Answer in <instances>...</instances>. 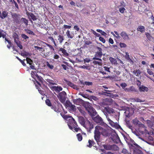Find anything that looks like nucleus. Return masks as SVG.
Listing matches in <instances>:
<instances>
[{
    "instance_id": "774afa93",
    "label": "nucleus",
    "mask_w": 154,
    "mask_h": 154,
    "mask_svg": "<svg viewBox=\"0 0 154 154\" xmlns=\"http://www.w3.org/2000/svg\"><path fill=\"white\" fill-rule=\"evenodd\" d=\"M90 61V60L89 58H85L84 60V61L85 62H89Z\"/></svg>"
},
{
    "instance_id": "79ce46f5",
    "label": "nucleus",
    "mask_w": 154,
    "mask_h": 154,
    "mask_svg": "<svg viewBox=\"0 0 154 154\" xmlns=\"http://www.w3.org/2000/svg\"><path fill=\"white\" fill-rule=\"evenodd\" d=\"M35 76L36 78L40 82H42L43 81V79L41 77L39 76L37 74H36L35 75Z\"/></svg>"
},
{
    "instance_id": "f704fd0d",
    "label": "nucleus",
    "mask_w": 154,
    "mask_h": 154,
    "mask_svg": "<svg viewBox=\"0 0 154 154\" xmlns=\"http://www.w3.org/2000/svg\"><path fill=\"white\" fill-rule=\"evenodd\" d=\"M21 37L24 40H25V41H26L27 39L29 38V37L27 36L24 34H22L21 35Z\"/></svg>"
},
{
    "instance_id": "20e7f679",
    "label": "nucleus",
    "mask_w": 154,
    "mask_h": 154,
    "mask_svg": "<svg viewBox=\"0 0 154 154\" xmlns=\"http://www.w3.org/2000/svg\"><path fill=\"white\" fill-rule=\"evenodd\" d=\"M50 38L52 41H53V42L54 44L55 48L59 52L61 53L62 55L64 57H67L69 56V54L66 51L64 48H65V47L63 46V48H58L53 38L52 37H50Z\"/></svg>"
},
{
    "instance_id": "5701e85b",
    "label": "nucleus",
    "mask_w": 154,
    "mask_h": 154,
    "mask_svg": "<svg viewBox=\"0 0 154 154\" xmlns=\"http://www.w3.org/2000/svg\"><path fill=\"white\" fill-rule=\"evenodd\" d=\"M109 60L112 64L115 65H116L117 64V61L116 59L114 58L110 57L109 58Z\"/></svg>"
},
{
    "instance_id": "f03ea898",
    "label": "nucleus",
    "mask_w": 154,
    "mask_h": 154,
    "mask_svg": "<svg viewBox=\"0 0 154 154\" xmlns=\"http://www.w3.org/2000/svg\"><path fill=\"white\" fill-rule=\"evenodd\" d=\"M68 125L69 128L74 132H78L79 131H81L82 134H84L86 136V134L83 132L78 127L77 123L73 118H72L71 119H69L68 123Z\"/></svg>"
},
{
    "instance_id": "412c9836",
    "label": "nucleus",
    "mask_w": 154,
    "mask_h": 154,
    "mask_svg": "<svg viewBox=\"0 0 154 154\" xmlns=\"http://www.w3.org/2000/svg\"><path fill=\"white\" fill-rule=\"evenodd\" d=\"M27 14V16L28 17H30L33 21H35L37 19L36 17L31 12H28Z\"/></svg>"
},
{
    "instance_id": "f257e3e1",
    "label": "nucleus",
    "mask_w": 154,
    "mask_h": 154,
    "mask_svg": "<svg viewBox=\"0 0 154 154\" xmlns=\"http://www.w3.org/2000/svg\"><path fill=\"white\" fill-rule=\"evenodd\" d=\"M11 16L14 23L16 25H22L24 23L26 26L28 25V20L23 17L21 18V16L20 14L12 13Z\"/></svg>"
},
{
    "instance_id": "7c9ffc66",
    "label": "nucleus",
    "mask_w": 154,
    "mask_h": 154,
    "mask_svg": "<svg viewBox=\"0 0 154 154\" xmlns=\"http://www.w3.org/2000/svg\"><path fill=\"white\" fill-rule=\"evenodd\" d=\"M148 90V88L147 87L143 86L140 87L139 88V90L140 91H147Z\"/></svg>"
},
{
    "instance_id": "ddd939ff",
    "label": "nucleus",
    "mask_w": 154,
    "mask_h": 154,
    "mask_svg": "<svg viewBox=\"0 0 154 154\" xmlns=\"http://www.w3.org/2000/svg\"><path fill=\"white\" fill-rule=\"evenodd\" d=\"M96 48L97 49V51L95 53V56L101 58L103 54L102 48L99 47H97Z\"/></svg>"
},
{
    "instance_id": "864d4df0",
    "label": "nucleus",
    "mask_w": 154,
    "mask_h": 154,
    "mask_svg": "<svg viewBox=\"0 0 154 154\" xmlns=\"http://www.w3.org/2000/svg\"><path fill=\"white\" fill-rule=\"evenodd\" d=\"M99 40L103 43H105V39L103 37H99Z\"/></svg>"
},
{
    "instance_id": "69168bd1",
    "label": "nucleus",
    "mask_w": 154,
    "mask_h": 154,
    "mask_svg": "<svg viewBox=\"0 0 154 154\" xmlns=\"http://www.w3.org/2000/svg\"><path fill=\"white\" fill-rule=\"evenodd\" d=\"M126 55H125V58L127 60L129 59L130 58L129 57V53L128 52H126Z\"/></svg>"
},
{
    "instance_id": "9d476101",
    "label": "nucleus",
    "mask_w": 154,
    "mask_h": 154,
    "mask_svg": "<svg viewBox=\"0 0 154 154\" xmlns=\"http://www.w3.org/2000/svg\"><path fill=\"white\" fill-rule=\"evenodd\" d=\"M57 105L58 107H57L55 106H52L51 108L53 109L55 112H57V113L60 112H61V110L59 108H61L63 109L64 110V109H63L62 105L60 104V103L59 102V101L57 102Z\"/></svg>"
},
{
    "instance_id": "c756f323",
    "label": "nucleus",
    "mask_w": 154,
    "mask_h": 154,
    "mask_svg": "<svg viewBox=\"0 0 154 154\" xmlns=\"http://www.w3.org/2000/svg\"><path fill=\"white\" fill-rule=\"evenodd\" d=\"M133 73L135 75L137 76H139V75H140L141 73V72L139 69L134 70L133 72Z\"/></svg>"
},
{
    "instance_id": "cd10ccee",
    "label": "nucleus",
    "mask_w": 154,
    "mask_h": 154,
    "mask_svg": "<svg viewBox=\"0 0 154 154\" xmlns=\"http://www.w3.org/2000/svg\"><path fill=\"white\" fill-rule=\"evenodd\" d=\"M148 124L149 127L154 130V119L152 122L149 120L148 122Z\"/></svg>"
},
{
    "instance_id": "6ab92c4d",
    "label": "nucleus",
    "mask_w": 154,
    "mask_h": 154,
    "mask_svg": "<svg viewBox=\"0 0 154 154\" xmlns=\"http://www.w3.org/2000/svg\"><path fill=\"white\" fill-rule=\"evenodd\" d=\"M105 115L110 125L112 127H116L115 123L110 119L108 115L105 114Z\"/></svg>"
},
{
    "instance_id": "4468645a",
    "label": "nucleus",
    "mask_w": 154,
    "mask_h": 154,
    "mask_svg": "<svg viewBox=\"0 0 154 154\" xmlns=\"http://www.w3.org/2000/svg\"><path fill=\"white\" fill-rule=\"evenodd\" d=\"M50 88L52 91H55L57 93H59L63 90L62 88L59 86H52L50 87Z\"/></svg>"
},
{
    "instance_id": "0e129e2a",
    "label": "nucleus",
    "mask_w": 154,
    "mask_h": 154,
    "mask_svg": "<svg viewBox=\"0 0 154 154\" xmlns=\"http://www.w3.org/2000/svg\"><path fill=\"white\" fill-rule=\"evenodd\" d=\"M47 66L50 69H53L54 66L52 65H51L50 63L48 62L47 64Z\"/></svg>"
},
{
    "instance_id": "e433bc0d",
    "label": "nucleus",
    "mask_w": 154,
    "mask_h": 154,
    "mask_svg": "<svg viewBox=\"0 0 154 154\" xmlns=\"http://www.w3.org/2000/svg\"><path fill=\"white\" fill-rule=\"evenodd\" d=\"M25 31L27 33H28L30 35H35V33L32 30L29 29H25Z\"/></svg>"
},
{
    "instance_id": "72a5a7b5",
    "label": "nucleus",
    "mask_w": 154,
    "mask_h": 154,
    "mask_svg": "<svg viewBox=\"0 0 154 154\" xmlns=\"http://www.w3.org/2000/svg\"><path fill=\"white\" fill-rule=\"evenodd\" d=\"M76 137L78 140L80 141L82 140V134L81 133H79L77 134Z\"/></svg>"
},
{
    "instance_id": "603ef678",
    "label": "nucleus",
    "mask_w": 154,
    "mask_h": 154,
    "mask_svg": "<svg viewBox=\"0 0 154 154\" xmlns=\"http://www.w3.org/2000/svg\"><path fill=\"white\" fill-rule=\"evenodd\" d=\"M103 68H104V70L105 71H106L107 72H110V70H109V69H110L109 68L107 67L106 66H104L103 67Z\"/></svg>"
},
{
    "instance_id": "e2e57ef3",
    "label": "nucleus",
    "mask_w": 154,
    "mask_h": 154,
    "mask_svg": "<svg viewBox=\"0 0 154 154\" xmlns=\"http://www.w3.org/2000/svg\"><path fill=\"white\" fill-rule=\"evenodd\" d=\"M127 126L129 128L131 129L132 127V126L131 125L129 122H127L126 123Z\"/></svg>"
},
{
    "instance_id": "2f4dec72",
    "label": "nucleus",
    "mask_w": 154,
    "mask_h": 154,
    "mask_svg": "<svg viewBox=\"0 0 154 154\" xmlns=\"http://www.w3.org/2000/svg\"><path fill=\"white\" fill-rule=\"evenodd\" d=\"M39 41L40 42H43L44 43H45V44H46L47 45V46L51 50H52L53 51H54V48L51 45L48 43H47L46 42H43L41 41Z\"/></svg>"
},
{
    "instance_id": "4d7b16f0",
    "label": "nucleus",
    "mask_w": 154,
    "mask_h": 154,
    "mask_svg": "<svg viewBox=\"0 0 154 154\" xmlns=\"http://www.w3.org/2000/svg\"><path fill=\"white\" fill-rule=\"evenodd\" d=\"M122 153L124 154H127L128 153V152L127 150L124 148L122 151Z\"/></svg>"
},
{
    "instance_id": "423d86ee",
    "label": "nucleus",
    "mask_w": 154,
    "mask_h": 154,
    "mask_svg": "<svg viewBox=\"0 0 154 154\" xmlns=\"http://www.w3.org/2000/svg\"><path fill=\"white\" fill-rule=\"evenodd\" d=\"M103 146L105 149L107 150L117 151L119 149L118 146L115 144L112 145L104 144L103 145Z\"/></svg>"
},
{
    "instance_id": "c85d7f7f",
    "label": "nucleus",
    "mask_w": 154,
    "mask_h": 154,
    "mask_svg": "<svg viewBox=\"0 0 154 154\" xmlns=\"http://www.w3.org/2000/svg\"><path fill=\"white\" fill-rule=\"evenodd\" d=\"M89 144L87 145V146L91 148L92 146H94L95 143L94 140H89L88 141Z\"/></svg>"
},
{
    "instance_id": "9b49d317",
    "label": "nucleus",
    "mask_w": 154,
    "mask_h": 154,
    "mask_svg": "<svg viewBox=\"0 0 154 154\" xmlns=\"http://www.w3.org/2000/svg\"><path fill=\"white\" fill-rule=\"evenodd\" d=\"M98 126L100 128H98V130L100 132V134L104 136L107 137L109 136V134L107 130L103 129L100 126Z\"/></svg>"
},
{
    "instance_id": "4c0bfd02",
    "label": "nucleus",
    "mask_w": 154,
    "mask_h": 154,
    "mask_svg": "<svg viewBox=\"0 0 154 154\" xmlns=\"http://www.w3.org/2000/svg\"><path fill=\"white\" fill-rule=\"evenodd\" d=\"M45 103L46 105L49 106H52L51 101L48 99H47L45 100Z\"/></svg>"
},
{
    "instance_id": "58836bf2",
    "label": "nucleus",
    "mask_w": 154,
    "mask_h": 154,
    "mask_svg": "<svg viewBox=\"0 0 154 154\" xmlns=\"http://www.w3.org/2000/svg\"><path fill=\"white\" fill-rule=\"evenodd\" d=\"M72 104V103L69 100H66L65 103V106L67 107H69Z\"/></svg>"
},
{
    "instance_id": "0eeeda50",
    "label": "nucleus",
    "mask_w": 154,
    "mask_h": 154,
    "mask_svg": "<svg viewBox=\"0 0 154 154\" xmlns=\"http://www.w3.org/2000/svg\"><path fill=\"white\" fill-rule=\"evenodd\" d=\"M98 128H100L98 125H97L95 128V130L94 131V138L97 142H100L101 134Z\"/></svg>"
},
{
    "instance_id": "338daca9",
    "label": "nucleus",
    "mask_w": 154,
    "mask_h": 154,
    "mask_svg": "<svg viewBox=\"0 0 154 154\" xmlns=\"http://www.w3.org/2000/svg\"><path fill=\"white\" fill-rule=\"evenodd\" d=\"M30 65V68L32 69H35V66H34V64L33 63H32Z\"/></svg>"
},
{
    "instance_id": "dca6fc26",
    "label": "nucleus",
    "mask_w": 154,
    "mask_h": 154,
    "mask_svg": "<svg viewBox=\"0 0 154 154\" xmlns=\"http://www.w3.org/2000/svg\"><path fill=\"white\" fill-rule=\"evenodd\" d=\"M120 34L124 40H129L130 38L127 34L125 32L122 31L120 33Z\"/></svg>"
},
{
    "instance_id": "c03bdc74",
    "label": "nucleus",
    "mask_w": 154,
    "mask_h": 154,
    "mask_svg": "<svg viewBox=\"0 0 154 154\" xmlns=\"http://www.w3.org/2000/svg\"><path fill=\"white\" fill-rule=\"evenodd\" d=\"M119 10L121 13L123 14L124 13L125 11V9L124 7H122L119 8Z\"/></svg>"
},
{
    "instance_id": "7ed1b4c3",
    "label": "nucleus",
    "mask_w": 154,
    "mask_h": 154,
    "mask_svg": "<svg viewBox=\"0 0 154 154\" xmlns=\"http://www.w3.org/2000/svg\"><path fill=\"white\" fill-rule=\"evenodd\" d=\"M84 106L88 112L89 114L91 117L95 116L97 113L95 109L91 106L88 102H86L84 104Z\"/></svg>"
},
{
    "instance_id": "4be33fe9",
    "label": "nucleus",
    "mask_w": 154,
    "mask_h": 154,
    "mask_svg": "<svg viewBox=\"0 0 154 154\" xmlns=\"http://www.w3.org/2000/svg\"><path fill=\"white\" fill-rule=\"evenodd\" d=\"M8 13L6 11H3L2 13H1V16L0 18L2 19L5 18L8 15Z\"/></svg>"
},
{
    "instance_id": "a211bd4d",
    "label": "nucleus",
    "mask_w": 154,
    "mask_h": 154,
    "mask_svg": "<svg viewBox=\"0 0 154 154\" xmlns=\"http://www.w3.org/2000/svg\"><path fill=\"white\" fill-rule=\"evenodd\" d=\"M14 41L15 42L20 48V49H22L23 46L21 44L19 40V38H15Z\"/></svg>"
},
{
    "instance_id": "680f3d73",
    "label": "nucleus",
    "mask_w": 154,
    "mask_h": 154,
    "mask_svg": "<svg viewBox=\"0 0 154 154\" xmlns=\"http://www.w3.org/2000/svg\"><path fill=\"white\" fill-rule=\"evenodd\" d=\"M34 47L35 48H36L38 50H39L40 51H43V48L42 47H40L37 46H35Z\"/></svg>"
},
{
    "instance_id": "052dcab7",
    "label": "nucleus",
    "mask_w": 154,
    "mask_h": 154,
    "mask_svg": "<svg viewBox=\"0 0 154 154\" xmlns=\"http://www.w3.org/2000/svg\"><path fill=\"white\" fill-rule=\"evenodd\" d=\"M93 59L94 60H98L99 61H102V59L100 58L99 57H96L95 56V57H94Z\"/></svg>"
},
{
    "instance_id": "3c124183",
    "label": "nucleus",
    "mask_w": 154,
    "mask_h": 154,
    "mask_svg": "<svg viewBox=\"0 0 154 154\" xmlns=\"http://www.w3.org/2000/svg\"><path fill=\"white\" fill-rule=\"evenodd\" d=\"M6 4H9L10 2H12V0H2Z\"/></svg>"
},
{
    "instance_id": "473e14b6",
    "label": "nucleus",
    "mask_w": 154,
    "mask_h": 154,
    "mask_svg": "<svg viewBox=\"0 0 154 154\" xmlns=\"http://www.w3.org/2000/svg\"><path fill=\"white\" fill-rule=\"evenodd\" d=\"M93 63L95 65H98L100 66H101L102 64V61H97L94 60L93 62Z\"/></svg>"
},
{
    "instance_id": "aec40b11",
    "label": "nucleus",
    "mask_w": 154,
    "mask_h": 154,
    "mask_svg": "<svg viewBox=\"0 0 154 154\" xmlns=\"http://www.w3.org/2000/svg\"><path fill=\"white\" fill-rule=\"evenodd\" d=\"M66 34L68 38H72L74 36L73 32H70L69 30L67 31Z\"/></svg>"
},
{
    "instance_id": "2eb2a0df",
    "label": "nucleus",
    "mask_w": 154,
    "mask_h": 154,
    "mask_svg": "<svg viewBox=\"0 0 154 154\" xmlns=\"http://www.w3.org/2000/svg\"><path fill=\"white\" fill-rule=\"evenodd\" d=\"M104 111L106 113L105 114L106 115H108V114L113 113L115 112L114 110L113 109L108 106L104 108Z\"/></svg>"
},
{
    "instance_id": "f3484780",
    "label": "nucleus",
    "mask_w": 154,
    "mask_h": 154,
    "mask_svg": "<svg viewBox=\"0 0 154 154\" xmlns=\"http://www.w3.org/2000/svg\"><path fill=\"white\" fill-rule=\"evenodd\" d=\"M103 78H109L113 82L118 81L119 80V78L116 75L108 76L107 77H104Z\"/></svg>"
},
{
    "instance_id": "1a4fd4ad",
    "label": "nucleus",
    "mask_w": 154,
    "mask_h": 154,
    "mask_svg": "<svg viewBox=\"0 0 154 154\" xmlns=\"http://www.w3.org/2000/svg\"><path fill=\"white\" fill-rule=\"evenodd\" d=\"M83 126L87 129L88 131H90L94 128V126L92 123L88 120L86 121V123Z\"/></svg>"
},
{
    "instance_id": "49530a36",
    "label": "nucleus",
    "mask_w": 154,
    "mask_h": 154,
    "mask_svg": "<svg viewBox=\"0 0 154 154\" xmlns=\"http://www.w3.org/2000/svg\"><path fill=\"white\" fill-rule=\"evenodd\" d=\"M120 46L121 48H126L127 47L126 45L124 43H123L120 42L119 43Z\"/></svg>"
},
{
    "instance_id": "37998d69",
    "label": "nucleus",
    "mask_w": 154,
    "mask_h": 154,
    "mask_svg": "<svg viewBox=\"0 0 154 154\" xmlns=\"http://www.w3.org/2000/svg\"><path fill=\"white\" fill-rule=\"evenodd\" d=\"M47 81L48 82L49 84H52L53 85H57V84L54 82V81L50 79H47Z\"/></svg>"
},
{
    "instance_id": "13d9d810",
    "label": "nucleus",
    "mask_w": 154,
    "mask_h": 154,
    "mask_svg": "<svg viewBox=\"0 0 154 154\" xmlns=\"http://www.w3.org/2000/svg\"><path fill=\"white\" fill-rule=\"evenodd\" d=\"M48 48H47L46 46H45L44 47V48H43V51H45L46 52H47L48 53L50 52L48 50Z\"/></svg>"
},
{
    "instance_id": "39448f33",
    "label": "nucleus",
    "mask_w": 154,
    "mask_h": 154,
    "mask_svg": "<svg viewBox=\"0 0 154 154\" xmlns=\"http://www.w3.org/2000/svg\"><path fill=\"white\" fill-rule=\"evenodd\" d=\"M93 120L95 122L102 126H106L107 125L103 121L102 118L97 115L96 117L92 116L91 117Z\"/></svg>"
},
{
    "instance_id": "a878e982",
    "label": "nucleus",
    "mask_w": 154,
    "mask_h": 154,
    "mask_svg": "<svg viewBox=\"0 0 154 154\" xmlns=\"http://www.w3.org/2000/svg\"><path fill=\"white\" fill-rule=\"evenodd\" d=\"M64 37L63 35H60L58 36V40L60 44H61L64 40Z\"/></svg>"
},
{
    "instance_id": "8fccbe9b",
    "label": "nucleus",
    "mask_w": 154,
    "mask_h": 154,
    "mask_svg": "<svg viewBox=\"0 0 154 154\" xmlns=\"http://www.w3.org/2000/svg\"><path fill=\"white\" fill-rule=\"evenodd\" d=\"M63 27L64 29H70L71 27V26H70L64 25L63 26Z\"/></svg>"
},
{
    "instance_id": "5fc2aeb1",
    "label": "nucleus",
    "mask_w": 154,
    "mask_h": 154,
    "mask_svg": "<svg viewBox=\"0 0 154 154\" xmlns=\"http://www.w3.org/2000/svg\"><path fill=\"white\" fill-rule=\"evenodd\" d=\"M147 72L150 75H152L153 74V72L150 69H147Z\"/></svg>"
},
{
    "instance_id": "09e8293b",
    "label": "nucleus",
    "mask_w": 154,
    "mask_h": 154,
    "mask_svg": "<svg viewBox=\"0 0 154 154\" xmlns=\"http://www.w3.org/2000/svg\"><path fill=\"white\" fill-rule=\"evenodd\" d=\"M21 55L23 56H27L29 55V54L28 53L25 51L23 53H21Z\"/></svg>"
},
{
    "instance_id": "6e6d98bb",
    "label": "nucleus",
    "mask_w": 154,
    "mask_h": 154,
    "mask_svg": "<svg viewBox=\"0 0 154 154\" xmlns=\"http://www.w3.org/2000/svg\"><path fill=\"white\" fill-rule=\"evenodd\" d=\"M120 86L123 88H124L127 86V84L125 83H122L120 84Z\"/></svg>"
},
{
    "instance_id": "b1692460",
    "label": "nucleus",
    "mask_w": 154,
    "mask_h": 154,
    "mask_svg": "<svg viewBox=\"0 0 154 154\" xmlns=\"http://www.w3.org/2000/svg\"><path fill=\"white\" fill-rule=\"evenodd\" d=\"M79 122L83 126L84 125L86 122V121L85 120V119L82 117H79Z\"/></svg>"
},
{
    "instance_id": "393cba45",
    "label": "nucleus",
    "mask_w": 154,
    "mask_h": 154,
    "mask_svg": "<svg viewBox=\"0 0 154 154\" xmlns=\"http://www.w3.org/2000/svg\"><path fill=\"white\" fill-rule=\"evenodd\" d=\"M82 100L80 98H78L76 99H73V103L75 104L79 105L81 102Z\"/></svg>"
},
{
    "instance_id": "a19ab883",
    "label": "nucleus",
    "mask_w": 154,
    "mask_h": 154,
    "mask_svg": "<svg viewBox=\"0 0 154 154\" xmlns=\"http://www.w3.org/2000/svg\"><path fill=\"white\" fill-rule=\"evenodd\" d=\"M26 60L27 61V63H29V64H32L33 62L32 60L30 58L28 57H27L26 58Z\"/></svg>"
},
{
    "instance_id": "ea45409f",
    "label": "nucleus",
    "mask_w": 154,
    "mask_h": 154,
    "mask_svg": "<svg viewBox=\"0 0 154 154\" xmlns=\"http://www.w3.org/2000/svg\"><path fill=\"white\" fill-rule=\"evenodd\" d=\"M60 115H61V116L64 119H68L70 117L69 116L66 115H65L64 114H63L62 113H60Z\"/></svg>"
},
{
    "instance_id": "c9c22d12",
    "label": "nucleus",
    "mask_w": 154,
    "mask_h": 154,
    "mask_svg": "<svg viewBox=\"0 0 154 154\" xmlns=\"http://www.w3.org/2000/svg\"><path fill=\"white\" fill-rule=\"evenodd\" d=\"M133 123L134 125H137L138 124L140 125V124L139 123L140 122L139 121L138 119H135L133 120Z\"/></svg>"
},
{
    "instance_id": "a18cd8bd",
    "label": "nucleus",
    "mask_w": 154,
    "mask_h": 154,
    "mask_svg": "<svg viewBox=\"0 0 154 154\" xmlns=\"http://www.w3.org/2000/svg\"><path fill=\"white\" fill-rule=\"evenodd\" d=\"M70 108V110H74L75 109V106L74 105H72V104L70 105V106L69 107Z\"/></svg>"
},
{
    "instance_id": "f8f14e48",
    "label": "nucleus",
    "mask_w": 154,
    "mask_h": 154,
    "mask_svg": "<svg viewBox=\"0 0 154 154\" xmlns=\"http://www.w3.org/2000/svg\"><path fill=\"white\" fill-rule=\"evenodd\" d=\"M64 80L66 82V83L69 86L72 88L74 89L77 90H79V88H78L77 86L76 85L74 84L72 82L67 80L66 79H64Z\"/></svg>"
},
{
    "instance_id": "bf43d9fd",
    "label": "nucleus",
    "mask_w": 154,
    "mask_h": 154,
    "mask_svg": "<svg viewBox=\"0 0 154 154\" xmlns=\"http://www.w3.org/2000/svg\"><path fill=\"white\" fill-rule=\"evenodd\" d=\"M134 100H135V101L137 102H143L140 99L138 98H134Z\"/></svg>"
},
{
    "instance_id": "6e6552de",
    "label": "nucleus",
    "mask_w": 154,
    "mask_h": 154,
    "mask_svg": "<svg viewBox=\"0 0 154 154\" xmlns=\"http://www.w3.org/2000/svg\"><path fill=\"white\" fill-rule=\"evenodd\" d=\"M66 94L64 91L60 93L58 96V97L62 103H65L66 99Z\"/></svg>"
},
{
    "instance_id": "de8ad7c7",
    "label": "nucleus",
    "mask_w": 154,
    "mask_h": 154,
    "mask_svg": "<svg viewBox=\"0 0 154 154\" xmlns=\"http://www.w3.org/2000/svg\"><path fill=\"white\" fill-rule=\"evenodd\" d=\"M85 84L88 86L89 85H93V83L91 82H85Z\"/></svg>"
},
{
    "instance_id": "bb28decb",
    "label": "nucleus",
    "mask_w": 154,
    "mask_h": 154,
    "mask_svg": "<svg viewBox=\"0 0 154 154\" xmlns=\"http://www.w3.org/2000/svg\"><path fill=\"white\" fill-rule=\"evenodd\" d=\"M137 31H140L141 33H143L145 31V27L143 26H139L137 28Z\"/></svg>"
}]
</instances>
